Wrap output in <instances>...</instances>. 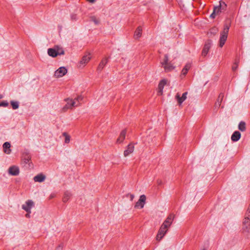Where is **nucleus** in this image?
<instances>
[{
	"instance_id": "41",
	"label": "nucleus",
	"mask_w": 250,
	"mask_h": 250,
	"mask_svg": "<svg viewBox=\"0 0 250 250\" xmlns=\"http://www.w3.org/2000/svg\"><path fill=\"white\" fill-rule=\"evenodd\" d=\"M55 196H56V194L55 193H51L50 195L49 198L52 199V198H54L55 197Z\"/></svg>"
},
{
	"instance_id": "34",
	"label": "nucleus",
	"mask_w": 250,
	"mask_h": 250,
	"mask_svg": "<svg viewBox=\"0 0 250 250\" xmlns=\"http://www.w3.org/2000/svg\"><path fill=\"white\" fill-rule=\"evenodd\" d=\"M221 101H220L219 100V99H217V101L216 102V103L215 104V107H217V108L219 107L221 105Z\"/></svg>"
},
{
	"instance_id": "5",
	"label": "nucleus",
	"mask_w": 250,
	"mask_h": 250,
	"mask_svg": "<svg viewBox=\"0 0 250 250\" xmlns=\"http://www.w3.org/2000/svg\"><path fill=\"white\" fill-rule=\"evenodd\" d=\"M162 66L164 68L165 71L166 72L171 71L175 68V66L169 62L168 56L165 54L163 61L161 62Z\"/></svg>"
},
{
	"instance_id": "14",
	"label": "nucleus",
	"mask_w": 250,
	"mask_h": 250,
	"mask_svg": "<svg viewBox=\"0 0 250 250\" xmlns=\"http://www.w3.org/2000/svg\"><path fill=\"white\" fill-rule=\"evenodd\" d=\"M188 95V92H184L182 97H180L179 94H177L176 96V98L178 101V103L181 104L186 99H187V96Z\"/></svg>"
},
{
	"instance_id": "1",
	"label": "nucleus",
	"mask_w": 250,
	"mask_h": 250,
	"mask_svg": "<svg viewBox=\"0 0 250 250\" xmlns=\"http://www.w3.org/2000/svg\"><path fill=\"white\" fill-rule=\"evenodd\" d=\"M174 215L170 214L162 225L157 234H166L168 228L170 226L174 219Z\"/></svg>"
},
{
	"instance_id": "39",
	"label": "nucleus",
	"mask_w": 250,
	"mask_h": 250,
	"mask_svg": "<svg viewBox=\"0 0 250 250\" xmlns=\"http://www.w3.org/2000/svg\"><path fill=\"white\" fill-rule=\"evenodd\" d=\"M128 196H129L131 201H132L133 200L134 198V196L133 194H129L128 195Z\"/></svg>"
},
{
	"instance_id": "17",
	"label": "nucleus",
	"mask_w": 250,
	"mask_h": 250,
	"mask_svg": "<svg viewBox=\"0 0 250 250\" xmlns=\"http://www.w3.org/2000/svg\"><path fill=\"white\" fill-rule=\"evenodd\" d=\"M211 43L209 42H206L204 45V48L202 50V54L204 56H206L210 49Z\"/></svg>"
},
{
	"instance_id": "4",
	"label": "nucleus",
	"mask_w": 250,
	"mask_h": 250,
	"mask_svg": "<svg viewBox=\"0 0 250 250\" xmlns=\"http://www.w3.org/2000/svg\"><path fill=\"white\" fill-rule=\"evenodd\" d=\"M229 23H226L224 26L223 31L220 33V41H219V46L222 47L225 43V42L227 39L229 29Z\"/></svg>"
},
{
	"instance_id": "16",
	"label": "nucleus",
	"mask_w": 250,
	"mask_h": 250,
	"mask_svg": "<svg viewBox=\"0 0 250 250\" xmlns=\"http://www.w3.org/2000/svg\"><path fill=\"white\" fill-rule=\"evenodd\" d=\"M241 133L238 131H235L231 135V139L233 142H237L241 138Z\"/></svg>"
},
{
	"instance_id": "37",
	"label": "nucleus",
	"mask_w": 250,
	"mask_h": 250,
	"mask_svg": "<svg viewBox=\"0 0 250 250\" xmlns=\"http://www.w3.org/2000/svg\"><path fill=\"white\" fill-rule=\"evenodd\" d=\"M162 238H163V235H157L156 239L157 241H160L162 239Z\"/></svg>"
},
{
	"instance_id": "8",
	"label": "nucleus",
	"mask_w": 250,
	"mask_h": 250,
	"mask_svg": "<svg viewBox=\"0 0 250 250\" xmlns=\"http://www.w3.org/2000/svg\"><path fill=\"white\" fill-rule=\"evenodd\" d=\"M67 70L65 67H60L55 71L54 76L56 78H60L66 74Z\"/></svg>"
},
{
	"instance_id": "9",
	"label": "nucleus",
	"mask_w": 250,
	"mask_h": 250,
	"mask_svg": "<svg viewBox=\"0 0 250 250\" xmlns=\"http://www.w3.org/2000/svg\"><path fill=\"white\" fill-rule=\"evenodd\" d=\"M146 197L145 195H142L140 196L139 200L135 205V208H144L146 203Z\"/></svg>"
},
{
	"instance_id": "32",
	"label": "nucleus",
	"mask_w": 250,
	"mask_h": 250,
	"mask_svg": "<svg viewBox=\"0 0 250 250\" xmlns=\"http://www.w3.org/2000/svg\"><path fill=\"white\" fill-rule=\"evenodd\" d=\"M71 20L73 21H76L77 20V16L76 14H72L71 15Z\"/></svg>"
},
{
	"instance_id": "40",
	"label": "nucleus",
	"mask_w": 250,
	"mask_h": 250,
	"mask_svg": "<svg viewBox=\"0 0 250 250\" xmlns=\"http://www.w3.org/2000/svg\"><path fill=\"white\" fill-rule=\"evenodd\" d=\"M62 250V247L61 245L58 246L56 249V250Z\"/></svg>"
},
{
	"instance_id": "36",
	"label": "nucleus",
	"mask_w": 250,
	"mask_h": 250,
	"mask_svg": "<svg viewBox=\"0 0 250 250\" xmlns=\"http://www.w3.org/2000/svg\"><path fill=\"white\" fill-rule=\"evenodd\" d=\"M223 97H224V94L223 93H220L218 96V99H219V100L220 101H221V102L223 100Z\"/></svg>"
},
{
	"instance_id": "3",
	"label": "nucleus",
	"mask_w": 250,
	"mask_h": 250,
	"mask_svg": "<svg viewBox=\"0 0 250 250\" xmlns=\"http://www.w3.org/2000/svg\"><path fill=\"white\" fill-rule=\"evenodd\" d=\"M47 53L49 56L55 58L58 55H63L64 52L62 47L59 45H55L53 48H48Z\"/></svg>"
},
{
	"instance_id": "27",
	"label": "nucleus",
	"mask_w": 250,
	"mask_h": 250,
	"mask_svg": "<svg viewBox=\"0 0 250 250\" xmlns=\"http://www.w3.org/2000/svg\"><path fill=\"white\" fill-rule=\"evenodd\" d=\"M62 135L65 137V143L66 144L69 143L70 140V136L66 132H63Z\"/></svg>"
},
{
	"instance_id": "29",
	"label": "nucleus",
	"mask_w": 250,
	"mask_h": 250,
	"mask_svg": "<svg viewBox=\"0 0 250 250\" xmlns=\"http://www.w3.org/2000/svg\"><path fill=\"white\" fill-rule=\"evenodd\" d=\"M90 19L96 25H98L99 23V21L97 20L95 17L92 16L90 17Z\"/></svg>"
},
{
	"instance_id": "23",
	"label": "nucleus",
	"mask_w": 250,
	"mask_h": 250,
	"mask_svg": "<svg viewBox=\"0 0 250 250\" xmlns=\"http://www.w3.org/2000/svg\"><path fill=\"white\" fill-rule=\"evenodd\" d=\"M238 129L242 132H244L246 130V123L244 121H241L238 125Z\"/></svg>"
},
{
	"instance_id": "7",
	"label": "nucleus",
	"mask_w": 250,
	"mask_h": 250,
	"mask_svg": "<svg viewBox=\"0 0 250 250\" xmlns=\"http://www.w3.org/2000/svg\"><path fill=\"white\" fill-rule=\"evenodd\" d=\"M34 205V202L31 200H28L26 201L24 204L22 205L21 208L26 212H31V209Z\"/></svg>"
},
{
	"instance_id": "30",
	"label": "nucleus",
	"mask_w": 250,
	"mask_h": 250,
	"mask_svg": "<svg viewBox=\"0 0 250 250\" xmlns=\"http://www.w3.org/2000/svg\"><path fill=\"white\" fill-rule=\"evenodd\" d=\"M8 105V103L6 101H2L0 102V106L6 107Z\"/></svg>"
},
{
	"instance_id": "18",
	"label": "nucleus",
	"mask_w": 250,
	"mask_h": 250,
	"mask_svg": "<svg viewBox=\"0 0 250 250\" xmlns=\"http://www.w3.org/2000/svg\"><path fill=\"white\" fill-rule=\"evenodd\" d=\"M45 176L42 173L38 174L34 177V180L35 182L40 183L43 182L45 180Z\"/></svg>"
},
{
	"instance_id": "2",
	"label": "nucleus",
	"mask_w": 250,
	"mask_h": 250,
	"mask_svg": "<svg viewBox=\"0 0 250 250\" xmlns=\"http://www.w3.org/2000/svg\"><path fill=\"white\" fill-rule=\"evenodd\" d=\"M83 97L80 95L74 100L70 98L65 99V101L67 102V104L64 106L63 109H67L68 108H72L73 107L78 106L80 105V102L83 100Z\"/></svg>"
},
{
	"instance_id": "11",
	"label": "nucleus",
	"mask_w": 250,
	"mask_h": 250,
	"mask_svg": "<svg viewBox=\"0 0 250 250\" xmlns=\"http://www.w3.org/2000/svg\"><path fill=\"white\" fill-rule=\"evenodd\" d=\"M134 146L133 144H130L127 146V148L124 151V155L125 157L128 156L134 151Z\"/></svg>"
},
{
	"instance_id": "42",
	"label": "nucleus",
	"mask_w": 250,
	"mask_h": 250,
	"mask_svg": "<svg viewBox=\"0 0 250 250\" xmlns=\"http://www.w3.org/2000/svg\"><path fill=\"white\" fill-rule=\"evenodd\" d=\"M30 213H31V212H27V213L25 215L26 217L30 218Z\"/></svg>"
},
{
	"instance_id": "21",
	"label": "nucleus",
	"mask_w": 250,
	"mask_h": 250,
	"mask_svg": "<svg viewBox=\"0 0 250 250\" xmlns=\"http://www.w3.org/2000/svg\"><path fill=\"white\" fill-rule=\"evenodd\" d=\"M142 31V28L141 26H139L137 28V29H136V30L135 31L134 35V37L135 39H138L141 36Z\"/></svg>"
},
{
	"instance_id": "31",
	"label": "nucleus",
	"mask_w": 250,
	"mask_h": 250,
	"mask_svg": "<svg viewBox=\"0 0 250 250\" xmlns=\"http://www.w3.org/2000/svg\"><path fill=\"white\" fill-rule=\"evenodd\" d=\"M191 66V63L188 62L185 65V66H184V67L183 68L186 69V70L188 71L189 70V69L190 68Z\"/></svg>"
},
{
	"instance_id": "6",
	"label": "nucleus",
	"mask_w": 250,
	"mask_h": 250,
	"mask_svg": "<svg viewBox=\"0 0 250 250\" xmlns=\"http://www.w3.org/2000/svg\"><path fill=\"white\" fill-rule=\"evenodd\" d=\"M249 212H246L242 222V229L244 232H249L250 230V215Z\"/></svg>"
},
{
	"instance_id": "33",
	"label": "nucleus",
	"mask_w": 250,
	"mask_h": 250,
	"mask_svg": "<svg viewBox=\"0 0 250 250\" xmlns=\"http://www.w3.org/2000/svg\"><path fill=\"white\" fill-rule=\"evenodd\" d=\"M238 62H235L234 64H233V65L232 67V69L233 71H234L237 69V68L238 67Z\"/></svg>"
},
{
	"instance_id": "24",
	"label": "nucleus",
	"mask_w": 250,
	"mask_h": 250,
	"mask_svg": "<svg viewBox=\"0 0 250 250\" xmlns=\"http://www.w3.org/2000/svg\"><path fill=\"white\" fill-rule=\"evenodd\" d=\"M31 157L28 153H26L24 155L23 157V161L24 163L26 164H27L29 163L31 160Z\"/></svg>"
},
{
	"instance_id": "38",
	"label": "nucleus",
	"mask_w": 250,
	"mask_h": 250,
	"mask_svg": "<svg viewBox=\"0 0 250 250\" xmlns=\"http://www.w3.org/2000/svg\"><path fill=\"white\" fill-rule=\"evenodd\" d=\"M216 15V14L214 11H213L212 14L210 15V18L214 19L215 18Z\"/></svg>"
},
{
	"instance_id": "35",
	"label": "nucleus",
	"mask_w": 250,
	"mask_h": 250,
	"mask_svg": "<svg viewBox=\"0 0 250 250\" xmlns=\"http://www.w3.org/2000/svg\"><path fill=\"white\" fill-rule=\"evenodd\" d=\"M188 70H186V69H183L182 70V75L185 76L187 74Z\"/></svg>"
},
{
	"instance_id": "12",
	"label": "nucleus",
	"mask_w": 250,
	"mask_h": 250,
	"mask_svg": "<svg viewBox=\"0 0 250 250\" xmlns=\"http://www.w3.org/2000/svg\"><path fill=\"white\" fill-rule=\"evenodd\" d=\"M167 81L166 80L163 79L161 80L158 85V94L159 95H161L163 94V89L164 86L166 84Z\"/></svg>"
},
{
	"instance_id": "26",
	"label": "nucleus",
	"mask_w": 250,
	"mask_h": 250,
	"mask_svg": "<svg viewBox=\"0 0 250 250\" xmlns=\"http://www.w3.org/2000/svg\"><path fill=\"white\" fill-rule=\"evenodd\" d=\"M219 7H220V8L223 10V11H225L226 10V8H227V5L226 4V3L222 1V0H221L220 1V4H219V5L218 6Z\"/></svg>"
},
{
	"instance_id": "44",
	"label": "nucleus",
	"mask_w": 250,
	"mask_h": 250,
	"mask_svg": "<svg viewBox=\"0 0 250 250\" xmlns=\"http://www.w3.org/2000/svg\"><path fill=\"white\" fill-rule=\"evenodd\" d=\"M0 98H2V97H0Z\"/></svg>"
},
{
	"instance_id": "15",
	"label": "nucleus",
	"mask_w": 250,
	"mask_h": 250,
	"mask_svg": "<svg viewBox=\"0 0 250 250\" xmlns=\"http://www.w3.org/2000/svg\"><path fill=\"white\" fill-rule=\"evenodd\" d=\"M11 145L10 143L6 142H5L3 145V148L4 153L7 154H9L11 152V150L10 149Z\"/></svg>"
},
{
	"instance_id": "28",
	"label": "nucleus",
	"mask_w": 250,
	"mask_h": 250,
	"mask_svg": "<svg viewBox=\"0 0 250 250\" xmlns=\"http://www.w3.org/2000/svg\"><path fill=\"white\" fill-rule=\"evenodd\" d=\"M213 11L216 14H218L219 13L223 11V10H222L220 7H219L218 6H215L214 8Z\"/></svg>"
},
{
	"instance_id": "20",
	"label": "nucleus",
	"mask_w": 250,
	"mask_h": 250,
	"mask_svg": "<svg viewBox=\"0 0 250 250\" xmlns=\"http://www.w3.org/2000/svg\"><path fill=\"white\" fill-rule=\"evenodd\" d=\"M91 59L90 54H88L83 56L82 60L80 62V63L82 64H85L87 63Z\"/></svg>"
},
{
	"instance_id": "22",
	"label": "nucleus",
	"mask_w": 250,
	"mask_h": 250,
	"mask_svg": "<svg viewBox=\"0 0 250 250\" xmlns=\"http://www.w3.org/2000/svg\"><path fill=\"white\" fill-rule=\"evenodd\" d=\"M125 134H126V130H123L121 132L120 136L117 140V143H121L123 142L124 140L125 139Z\"/></svg>"
},
{
	"instance_id": "13",
	"label": "nucleus",
	"mask_w": 250,
	"mask_h": 250,
	"mask_svg": "<svg viewBox=\"0 0 250 250\" xmlns=\"http://www.w3.org/2000/svg\"><path fill=\"white\" fill-rule=\"evenodd\" d=\"M107 62H108V59L107 58H104L101 61V62H100V63H99V66H98L97 71L99 72H101L102 70H103V69L104 68V67L105 66V65L107 64Z\"/></svg>"
},
{
	"instance_id": "25",
	"label": "nucleus",
	"mask_w": 250,
	"mask_h": 250,
	"mask_svg": "<svg viewBox=\"0 0 250 250\" xmlns=\"http://www.w3.org/2000/svg\"><path fill=\"white\" fill-rule=\"evenodd\" d=\"M10 103L13 109L15 110L19 108V103L18 102L12 101Z\"/></svg>"
},
{
	"instance_id": "10",
	"label": "nucleus",
	"mask_w": 250,
	"mask_h": 250,
	"mask_svg": "<svg viewBox=\"0 0 250 250\" xmlns=\"http://www.w3.org/2000/svg\"><path fill=\"white\" fill-rule=\"evenodd\" d=\"M8 172L11 175L17 176L20 172L19 168L18 167L12 166L9 168Z\"/></svg>"
},
{
	"instance_id": "19",
	"label": "nucleus",
	"mask_w": 250,
	"mask_h": 250,
	"mask_svg": "<svg viewBox=\"0 0 250 250\" xmlns=\"http://www.w3.org/2000/svg\"><path fill=\"white\" fill-rule=\"evenodd\" d=\"M72 196V194L69 191H66L64 192L63 196L62 198V201L64 203L67 202Z\"/></svg>"
},
{
	"instance_id": "43",
	"label": "nucleus",
	"mask_w": 250,
	"mask_h": 250,
	"mask_svg": "<svg viewBox=\"0 0 250 250\" xmlns=\"http://www.w3.org/2000/svg\"><path fill=\"white\" fill-rule=\"evenodd\" d=\"M87 0L91 3H94L96 1V0Z\"/></svg>"
}]
</instances>
